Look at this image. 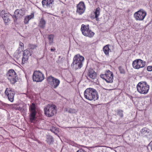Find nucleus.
Returning a JSON list of instances; mask_svg holds the SVG:
<instances>
[{"label": "nucleus", "mask_w": 152, "mask_h": 152, "mask_svg": "<svg viewBox=\"0 0 152 152\" xmlns=\"http://www.w3.org/2000/svg\"><path fill=\"white\" fill-rule=\"evenodd\" d=\"M85 98L90 100L95 101L99 98L98 93L95 89L91 88H87L84 93Z\"/></svg>", "instance_id": "nucleus-1"}, {"label": "nucleus", "mask_w": 152, "mask_h": 152, "mask_svg": "<svg viewBox=\"0 0 152 152\" xmlns=\"http://www.w3.org/2000/svg\"><path fill=\"white\" fill-rule=\"evenodd\" d=\"M84 59V57L79 54L75 55L73 58L71 67L76 70L80 69L83 65V62Z\"/></svg>", "instance_id": "nucleus-2"}, {"label": "nucleus", "mask_w": 152, "mask_h": 152, "mask_svg": "<svg viewBox=\"0 0 152 152\" xmlns=\"http://www.w3.org/2000/svg\"><path fill=\"white\" fill-rule=\"evenodd\" d=\"M149 88V86L145 81L139 82L137 86V91L141 94L144 95L148 93Z\"/></svg>", "instance_id": "nucleus-3"}, {"label": "nucleus", "mask_w": 152, "mask_h": 152, "mask_svg": "<svg viewBox=\"0 0 152 152\" xmlns=\"http://www.w3.org/2000/svg\"><path fill=\"white\" fill-rule=\"evenodd\" d=\"M56 105L53 104H48L44 108V113L47 116L51 117L56 113Z\"/></svg>", "instance_id": "nucleus-4"}, {"label": "nucleus", "mask_w": 152, "mask_h": 152, "mask_svg": "<svg viewBox=\"0 0 152 152\" xmlns=\"http://www.w3.org/2000/svg\"><path fill=\"white\" fill-rule=\"evenodd\" d=\"M80 30L83 35L89 38L92 37L95 34L90 29L89 25H85L83 24H82Z\"/></svg>", "instance_id": "nucleus-5"}, {"label": "nucleus", "mask_w": 152, "mask_h": 152, "mask_svg": "<svg viewBox=\"0 0 152 152\" xmlns=\"http://www.w3.org/2000/svg\"><path fill=\"white\" fill-rule=\"evenodd\" d=\"M7 75L11 83L13 84L17 82L18 79L17 75L14 70H9L7 73Z\"/></svg>", "instance_id": "nucleus-6"}, {"label": "nucleus", "mask_w": 152, "mask_h": 152, "mask_svg": "<svg viewBox=\"0 0 152 152\" xmlns=\"http://www.w3.org/2000/svg\"><path fill=\"white\" fill-rule=\"evenodd\" d=\"M48 83L52 88H56L59 85L60 83V80L52 76H50L47 78Z\"/></svg>", "instance_id": "nucleus-7"}, {"label": "nucleus", "mask_w": 152, "mask_h": 152, "mask_svg": "<svg viewBox=\"0 0 152 152\" xmlns=\"http://www.w3.org/2000/svg\"><path fill=\"white\" fill-rule=\"evenodd\" d=\"M44 78V75L39 71H36L34 72L33 75V79L34 81L41 82Z\"/></svg>", "instance_id": "nucleus-8"}, {"label": "nucleus", "mask_w": 152, "mask_h": 152, "mask_svg": "<svg viewBox=\"0 0 152 152\" xmlns=\"http://www.w3.org/2000/svg\"><path fill=\"white\" fill-rule=\"evenodd\" d=\"M132 65L134 68L139 69L145 67V62L141 59H137L133 61Z\"/></svg>", "instance_id": "nucleus-9"}, {"label": "nucleus", "mask_w": 152, "mask_h": 152, "mask_svg": "<svg viewBox=\"0 0 152 152\" xmlns=\"http://www.w3.org/2000/svg\"><path fill=\"white\" fill-rule=\"evenodd\" d=\"M146 15V12L142 10H140L135 13L134 17L136 20H142Z\"/></svg>", "instance_id": "nucleus-10"}, {"label": "nucleus", "mask_w": 152, "mask_h": 152, "mask_svg": "<svg viewBox=\"0 0 152 152\" xmlns=\"http://www.w3.org/2000/svg\"><path fill=\"white\" fill-rule=\"evenodd\" d=\"M30 111L31 113L29 115V119L31 122H32L36 118L37 112L36 110L35 105L34 104L32 103L30 106Z\"/></svg>", "instance_id": "nucleus-11"}, {"label": "nucleus", "mask_w": 152, "mask_h": 152, "mask_svg": "<svg viewBox=\"0 0 152 152\" xmlns=\"http://www.w3.org/2000/svg\"><path fill=\"white\" fill-rule=\"evenodd\" d=\"M5 93V95L7 96L9 100L11 102H13L15 96L14 91H12L11 88H6Z\"/></svg>", "instance_id": "nucleus-12"}, {"label": "nucleus", "mask_w": 152, "mask_h": 152, "mask_svg": "<svg viewBox=\"0 0 152 152\" xmlns=\"http://www.w3.org/2000/svg\"><path fill=\"white\" fill-rule=\"evenodd\" d=\"M85 9L84 3L81 1L77 6L76 12L79 15H82L84 12Z\"/></svg>", "instance_id": "nucleus-13"}, {"label": "nucleus", "mask_w": 152, "mask_h": 152, "mask_svg": "<svg viewBox=\"0 0 152 152\" xmlns=\"http://www.w3.org/2000/svg\"><path fill=\"white\" fill-rule=\"evenodd\" d=\"M0 16L3 18L5 23H7L10 20L11 15L9 13H6L2 10L0 12Z\"/></svg>", "instance_id": "nucleus-14"}, {"label": "nucleus", "mask_w": 152, "mask_h": 152, "mask_svg": "<svg viewBox=\"0 0 152 152\" xmlns=\"http://www.w3.org/2000/svg\"><path fill=\"white\" fill-rule=\"evenodd\" d=\"M105 81L107 83H112L113 81V73L109 70H107L105 72Z\"/></svg>", "instance_id": "nucleus-15"}, {"label": "nucleus", "mask_w": 152, "mask_h": 152, "mask_svg": "<svg viewBox=\"0 0 152 152\" xmlns=\"http://www.w3.org/2000/svg\"><path fill=\"white\" fill-rule=\"evenodd\" d=\"M31 55V52L30 51V49H27L24 51L23 56L22 59V62L23 63H25L26 62L28 59L29 56Z\"/></svg>", "instance_id": "nucleus-16"}, {"label": "nucleus", "mask_w": 152, "mask_h": 152, "mask_svg": "<svg viewBox=\"0 0 152 152\" xmlns=\"http://www.w3.org/2000/svg\"><path fill=\"white\" fill-rule=\"evenodd\" d=\"M25 13V10L23 9H17L15 12V15L12 17L13 18L15 19V18L17 20L18 18H20L23 16Z\"/></svg>", "instance_id": "nucleus-17"}, {"label": "nucleus", "mask_w": 152, "mask_h": 152, "mask_svg": "<svg viewBox=\"0 0 152 152\" xmlns=\"http://www.w3.org/2000/svg\"><path fill=\"white\" fill-rule=\"evenodd\" d=\"M114 49V47L112 45H110L108 44L103 48V50L104 54L106 55H108L109 52H111V49L113 50Z\"/></svg>", "instance_id": "nucleus-18"}, {"label": "nucleus", "mask_w": 152, "mask_h": 152, "mask_svg": "<svg viewBox=\"0 0 152 152\" xmlns=\"http://www.w3.org/2000/svg\"><path fill=\"white\" fill-rule=\"evenodd\" d=\"M53 2V0H43L42 3L44 7L50 8L51 7Z\"/></svg>", "instance_id": "nucleus-19"}, {"label": "nucleus", "mask_w": 152, "mask_h": 152, "mask_svg": "<svg viewBox=\"0 0 152 152\" xmlns=\"http://www.w3.org/2000/svg\"><path fill=\"white\" fill-rule=\"evenodd\" d=\"M140 132L145 136H147L151 134V130L146 127L143 128L140 131Z\"/></svg>", "instance_id": "nucleus-20"}, {"label": "nucleus", "mask_w": 152, "mask_h": 152, "mask_svg": "<svg viewBox=\"0 0 152 152\" xmlns=\"http://www.w3.org/2000/svg\"><path fill=\"white\" fill-rule=\"evenodd\" d=\"M12 107L13 109L21 112H23L24 110V107L21 104H13L12 105Z\"/></svg>", "instance_id": "nucleus-21"}, {"label": "nucleus", "mask_w": 152, "mask_h": 152, "mask_svg": "<svg viewBox=\"0 0 152 152\" xmlns=\"http://www.w3.org/2000/svg\"><path fill=\"white\" fill-rule=\"evenodd\" d=\"M88 75V77L92 79H95L96 76V73L93 70L91 69L89 70Z\"/></svg>", "instance_id": "nucleus-22"}, {"label": "nucleus", "mask_w": 152, "mask_h": 152, "mask_svg": "<svg viewBox=\"0 0 152 152\" xmlns=\"http://www.w3.org/2000/svg\"><path fill=\"white\" fill-rule=\"evenodd\" d=\"M34 13H32L29 15L26 16L24 18V22L25 24H27L28 23L29 21L31 19L34 18Z\"/></svg>", "instance_id": "nucleus-23"}, {"label": "nucleus", "mask_w": 152, "mask_h": 152, "mask_svg": "<svg viewBox=\"0 0 152 152\" xmlns=\"http://www.w3.org/2000/svg\"><path fill=\"white\" fill-rule=\"evenodd\" d=\"M46 23L45 21L43 18L41 19L39 23V26L42 28H44L45 26Z\"/></svg>", "instance_id": "nucleus-24"}, {"label": "nucleus", "mask_w": 152, "mask_h": 152, "mask_svg": "<svg viewBox=\"0 0 152 152\" xmlns=\"http://www.w3.org/2000/svg\"><path fill=\"white\" fill-rule=\"evenodd\" d=\"M66 111L70 113L76 114L78 110L74 108H68L66 109Z\"/></svg>", "instance_id": "nucleus-25"}, {"label": "nucleus", "mask_w": 152, "mask_h": 152, "mask_svg": "<svg viewBox=\"0 0 152 152\" xmlns=\"http://www.w3.org/2000/svg\"><path fill=\"white\" fill-rule=\"evenodd\" d=\"M46 141L48 144H50L53 142V139L52 136H47V137Z\"/></svg>", "instance_id": "nucleus-26"}, {"label": "nucleus", "mask_w": 152, "mask_h": 152, "mask_svg": "<svg viewBox=\"0 0 152 152\" xmlns=\"http://www.w3.org/2000/svg\"><path fill=\"white\" fill-rule=\"evenodd\" d=\"M54 36L53 34L48 35V38L49 41V43L51 44L53 43Z\"/></svg>", "instance_id": "nucleus-27"}, {"label": "nucleus", "mask_w": 152, "mask_h": 152, "mask_svg": "<svg viewBox=\"0 0 152 152\" xmlns=\"http://www.w3.org/2000/svg\"><path fill=\"white\" fill-rule=\"evenodd\" d=\"M100 9L99 7H98L96 9L94 13L95 15V16H99L100 14Z\"/></svg>", "instance_id": "nucleus-28"}, {"label": "nucleus", "mask_w": 152, "mask_h": 152, "mask_svg": "<svg viewBox=\"0 0 152 152\" xmlns=\"http://www.w3.org/2000/svg\"><path fill=\"white\" fill-rule=\"evenodd\" d=\"M50 131L56 134H57V133L58 132V129L55 127H53L50 129Z\"/></svg>", "instance_id": "nucleus-29"}, {"label": "nucleus", "mask_w": 152, "mask_h": 152, "mask_svg": "<svg viewBox=\"0 0 152 152\" xmlns=\"http://www.w3.org/2000/svg\"><path fill=\"white\" fill-rule=\"evenodd\" d=\"M117 114L120 116L121 117H122L123 116V111L121 110H118L117 111Z\"/></svg>", "instance_id": "nucleus-30"}, {"label": "nucleus", "mask_w": 152, "mask_h": 152, "mask_svg": "<svg viewBox=\"0 0 152 152\" xmlns=\"http://www.w3.org/2000/svg\"><path fill=\"white\" fill-rule=\"evenodd\" d=\"M119 70L120 71V72L122 74H124L125 73V71L124 69L122 68L120 66L119 68Z\"/></svg>", "instance_id": "nucleus-31"}, {"label": "nucleus", "mask_w": 152, "mask_h": 152, "mask_svg": "<svg viewBox=\"0 0 152 152\" xmlns=\"http://www.w3.org/2000/svg\"><path fill=\"white\" fill-rule=\"evenodd\" d=\"M147 69L148 71H152V66H148L147 67Z\"/></svg>", "instance_id": "nucleus-32"}, {"label": "nucleus", "mask_w": 152, "mask_h": 152, "mask_svg": "<svg viewBox=\"0 0 152 152\" xmlns=\"http://www.w3.org/2000/svg\"><path fill=\"white\" fill-rule=\"evenodd\" d=\"M106 75H105V73L104 75V74H102L101 75H100V77L102 78L103 79H104L105 80V79L106 78Z\"/></svg>", "instance_id": "nucleus-33"}, {"label": "nucleus", "mask_w": 152, "mask_h": 152, "mask_svg": "<svg viewBox=\"0 0 152 152\" xmlns=\"http://www.w3.org/2000/svg\"><path fill=\"white\" fill-rule=\"evenodd\" d=\"M19 45L20 46H21V47H22L23 46V43H22V42H20V44H19Z\"/></svg>", "instance_id": "nucleus-34"}, {"label": "nucleus", "mask_w": 152, "mask_h": 152, "mask_svg": "<svg viewBox=\"0 0 152 152\" xmlns=\"http://www.w3.org/2000/svg\"><path fill=\"white\" fill-rule=\"evenodd\" d=\"M99 16H97V17H96V16H95V18H96V20H97V21H98L99 20V18H98V17Z\"/></svg>", "instance_id": "nucleus-35"}, {"label": "nucleus", "mask_w": 152, "mask_h": 152, "mask_svg": "<svg viewBox=\"0 0 152 152\" xmlns=\"http://www.w3.org/2000/svg\"><path fill=\"white\" fill-rule=\"evenodd\" d=\"M50 50L51 51L53 52L55 50V48H51L50 49Z\"/></svg>", "instance_id": "nucleus-36"}, {"label": "nucleus", "mask_w": 152, "mask_h": 152, "mask_svg": "<svg viewBox=\"0 0 152 152\" xmlns=\"http://www.w3.org/2000/svg\"><path fill=\"white\" fill-rule=\"evenodd\" d=\"M33 46H34V48H36V46L35 45H34Z\"/></svg>", "instance_id": "nucleus-37"}]
</instances>
